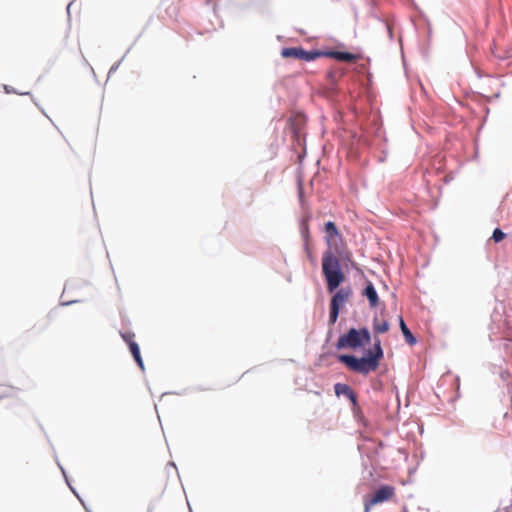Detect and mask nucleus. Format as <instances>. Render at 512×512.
Masks as SVG:
<instances>
[{
    "mask_svg": "<svg viewBox=\"0 0 512 512\" xmlns=\"http://www.w3.org/2000/svg\"><path fill=\"white\" fill-rule=\"evenodd\" d=\"M351 252L348 250L327 249L322 255V273L326 279L329 292L335 291L345 280L341 270V260H351Z\"/></svg>",
    "mask_w": 512,
    "mask_h": 512,
    "instance_id": "1",
    "label": "nucleus"
},
{
    "mask_svg": "<svg viewBox=\"0 0 512 512\" xmlns=\"http://www.w3.org/2000/svg\"><path fill=\"white\" fill-rule=\"evenodd\" d=\"M383 357L384 352L381 346V340L378 337H374L373 348L369 349L365 356L358 358L353 355H340L338 359L341 363L345 364L349 370L362 375H368L379 368Z\"/></svg>",
    "mask_w": 512,
    "mask_h": 512,
    "instance_id": "2",
    "label": "nucleus"
},
{
    "mask_svg": "<svg viewBox=\"0 0 512 512\" xmlns=\"http://www.w3.org/2000/svg\"><path fill=\"white\" fill-rule=\"evenodd\" d=\"M371 342V335L368 329H355L351 328L346 334L341 335L337 341V348H358L369 344Z\"/></svg>",
    "mask_w": 512,
    "mask_h": 512,
    "instance_id": "3",
    "label": "nucleus"
},
{
    "mask_svg": "<svg viewBox=\"0 0 512 512\" xmlns=\"http://www.w3.org/2000/svg\"><path fill=\"white\" fill-rule=\"evenodd\" d=\"M396 495V488L391 485L380 486L371 496L364 499V512H370L371 507L393 500Z\"/></svg>",
    "mask_w": 512,
    "mask_h": 512,
    "instance_id": "4",
    "label": "nucleus"
},
{
    "mask_svg": "<svg viewBox=\"0 0 512 512\" xmlns=\"http://www.w3.org/2000/svg\"><path fill=\"white\" fill-rule=\"evenodd\" d=\"M325 241L327 244V249L332 250H347L346 245L344 244V241L342 239V236L340 235L336 225L332 221H328L325 223Z\"/></svg>",
    "mask_w": 512,
    "mask_h": 512,
    "instance_id": "5",
    "label": "nucleus"
},
{
    "mask_svg": "<svg viewBox=\"0 0 512 512\" xmlns=\"http://www.w3.org/2000/svg\"><path fill=\"white\" fill-rule=\"evenodd\" d=\"M281 56L283 58H294L310 62L319 58L320 56H323V52L306 51L301 47H287L282 49Z\"/></svg>",
    "mask_w": 512,
    "mask_h": 512,
    "instance_id": "6",
    "label": "nucleus"
},
{
    "mask_svg": "<svg viewBox=\"0 0 512 512\" xmlns=\"http://www.w3.org/2000/svg\"><path fill=\"white\" fill-rule=\"evenodd\" d=\"M323 55L334 58L338 61L354 63L359 59V56L349 52L342 51H330L327 53H323Z\"/></svg>",
    "mask_w": 512,
    "mask_h": 512,
    "instance_id": "7",
    "label": "nucleus"
},
{
    "mask_svg": "<svg viewBox=\"0 0 512 512\" xmlns=\"http://www.w3.org/2000/svg\"><path fill=\"white\" fill-rule=\"evenodd\" d=\"M334 391L337 396L345 395L354 405L357 403V397L351 387L347 384L337 383L334 385Z\"/></svg>",
    "mask_w": 512,
    "mask_h": 512,
    "instance_id": "8",
    "label": "nucleus"
},
{
    "mask_svg": "<svg viewBox=\"0 0 512 512\" xmlns=\"http://www.w3.org/2000/svg\"><path fill=\"white\" fill-rule=\"evenodd\" d=\"M351 289L349 287L339 289L331 298L330 304L340 308L350 297Z\"/></svg>",
    "mask_w": 512,
    "mask_h": 512,
    "instance_id": "9",
    "label": "nucleus"
},
{
    "mask_svg": "<svg viewBox=\"0 0 512 512\" xmlns=\"http://www.w3.org/2000/svg\"><path fill=\"white\" fill-rule=\"evenodd\" d=\"M363 295L367 297L369 304L372 308H375L378 306L379 298L378 294L371 282L368 283L366 288L363 291Z\"/></svg>",
    "mask_w": 512,
    "mask_h": 512,
    "instance_id": "10",
    "label": "nucleus"
},
{
    "mask_svg": "<svg viewBox=\"0 0 512 512\" xmlns=\"http://www.w3.org/2000/svg\"><path fill=\"white\" fill-rule=\"evenodd\" d=\"M372 326H373V331L375 334L386 333L390 328L388 321L386 319H384L383 317H379V316H375L373 318Z\"/></svg>",
    "mask_w": 512,
    "mask_h": 512,
    "instance_id": "11",
    "label": "nucleus"
},
{
    "mask_svg": "<svg viewBox=\"0 0 512 512\" xmlns=\"http://www.w3.org/2000/svg\"><path fill=\"white\" fill-rule=\"evenodd\" d=\"M399 324H400V329L403 333V336L405 337L406 342L410 345H414L416 343V338L411 333V331L408 329V327L405 324L402 317L399 318Z\"/></svg>",
    "mask_w": 512,
    "mask_h": 512,
    "instance_id": "12",
    "label": "nucleus"
},
{
    "mask_svg": "<svg viewBox=\"0 0 512 512\" xmlns=\"http://www.w3.org/2000/svg\"><path fill=\"white\" fill-rule=\"evenodd\" d=\"M129 349H130V352H131L134 360L136 361V363L140 367V369L144 370V364H143V360H142L141 355H140V349H139L138 344H131V347Z\"/></svg>",
    "mask_w": 512,
    "mask_h": 512,
    "instance_id": "13",
    "label": "nucleus"
},
{
    "mask_svg": "<svg viewBox=\"0 0 512 512\" xmlns=\"http://www.w3.org/2000/svg\"><path fill=\"white\" fill-rule=\"evenodd\" d=\"M339 310H340V308L330 304V314H329L330 324H334L337 321L338 315H339Z\"/></svg>",
    "mask_w": 512,
    "mask_h": 512,
    "instance_id": "14",
    "label": "nucleus"
},
{
    "mask_svg": "<svg viewBox=\"0 0 512 512\" xmlns=\"http://www.w3.org/2000/svg\"><path fill=\"white\" fill-rule=\"evenodd\" d=\"M121 337L123 338V340L128 344L129 348L131 347V344H137L135 341H134V338H135V334L132 333V332H125V333H121Z\"/></svg>",
    "mask_w": 512,
    "mask_h": 512,
    "instance_id": "15",
    "label": "nucleus"
},
{
    "mask_svg": "<svg viewBox=\"0 0 512 512\" xmlns=\"http://www.w3.org/2000/svg\"><path fill=\"white\" fill-rule=\"evenodd\" d=\"M505 233L499 229V228H496L494 231H493V234H492V239L498 243L500 241H502L504 238H505Z\"/></svg>",
    "mask_w": 512,
    "mask_h": 512,
    "instance_id": "16",
    "label": "nucleus"
},
{
    "mask_svg": "<svg viewBox=\"0 0 512 512\" xmlns=\"http://www.w3.org/2000/svg\"><path fill=\"white\" fill-rule=\"evenodd\" d=\"M299 198L303 201V188L301 186H299Z\"/></svg>",
    "mask_w": 512,
    "mask_h": 512,
    "instance_id": "17",
    "label": "nucleus"
}]
</instances>
